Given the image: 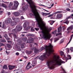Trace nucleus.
<instances>
[{"mask_svg": "<svg viewBox=\"0 0 73 73\" xmlns=\"http://www.w3.org/2000/svg\"><path fill=\"white\" fill-rule=\"evenodd\" d=\"M68 58H66V61H67V60H68L69 59V60H70L71 58H72V57H71V56H70V55H68Z\"/></svg>", "mask_w": 73, "mask_h": 73, "instance_id": "4be33fe9", "label": "nucleus"}, {"mask_svg": "<svg viewBox=\"0 0 73 73\" xmlns=\"http://www.w3.org/2000/svg\"><path fill=\"white\" fill-rule=\"evenodd\" d=\"M24 43H23L21 45V48H24V47H25V46H24Z\"/></svg>", "mask_w": 73, "mask_h": 73, "instance_id": "f704fd0d", "label": "nucleus"}, {"mask_svg": "<svg viewBox=\"0 0 73 73\" xmlns=\"http://www.w3.org/2000/svg\"><path fill=\"white\" fill-rule=\"evenodd\" d=\"M73 17V14H72V15L68 17L64 21V22L63 23H64L65 24H68L69 23V22L68 21V19H70V18H72V17Z\"/></svg>", "mask_w": 73, "mask_h": 73, "instance_id": "423d86ee", "label": "nucleus"}, {"mask_svg": "<svg viewBox=\"0 0 73 73\" xmlns=\"http://www.w3.org/2000/svg\"><path fill=\"white\" fill-rule=\"evenodd\" d=\"M26 0L27 2L30 5V6L32 12L35 16L36 20V21H42V19H41L39 14L36 12V6L35 5H34V6H32V4L33 3L32 1V0H30V1H28V0Z\"/></svg>", "mask_w": 73, "mask_h": 73, "instance_id": "f03ea898", "label": "nucleus"}, {"mask_svg": "<svg viewBox=\"0 0 73 73\" xmlns=\"http://www.w3.org/2000/svg\"><path fill=\"white\" fill-rule=\"evenodd\" d=\"M1 41L3 42H6V40H5V39H2Z\"/></svg>", "mask_w": 73, "mask_h": 73, "instance_id": "e433bc0d", "label": "nucleus"}, {"mask_svg": "<svg viewBox=\"0 0 73 73\" xmlns=\"http://www.w3.org/2000/svg\"><path fill=\"white\" fill-rule=\"evenodd\" d=\"M22 29V26L17 25L16 27L13 30V32L14 33H16L17 32H20Z\"/></svg>", "mask_w": 73, "mask_h": 73, "instance_id": "39448f33", "label": "nucleus"}, {"mask_svg": "<svg viewBox=\"0 0 73 73\" xmlns=\"http://www.w3.org/2000/svg\"><path fill=\"white\" fill-rule=\"evenodd\" d=\"M53 47V46L51 44H50L48 46H46L45 48L43 47H41L40 49L41 51L43 50L44 49H45L46 52V54L48 56L49 55H50L51 53L54 52Z\"/></svg>", "mask_w": 73, "mask_h": 73, "instance_id": "20e7f679", "label": "nucleus"}, {"mask_svg": "<svg viewBox=\"0 0 73 73\" xmlns=\"http://www.w3.org/2000/svg\"><path fill=\"white\" fill-rule=\"evenodd\" d=\"M53 15V14H51L50 15H49L48 16V17H51V16H52Z\"/></svg>", "mask_w": 73, "mask_h": 73, "instance_id": "a18cd8bd", "label": "nucleus"}, {"mask_svg": "<svg viewBox=\"0 0 73 73\" xmlns=\"http://www.w3.org/2000/svg\"><path fill=\"white\" fill-rule=\"evenodd\" d=\"M28 23H25L24 24V27L25 28H27V24Z\"/></svg>", "mask_w": 73, "mask_h": 73, "instance_id": "c85d7f7f", "label": "nucleus"}, {"mask_svg": "<svg viewBox=\"0 0 73 73\" xmlns=\"http://www.w3.org/2000/svg\"><path fill=\"white\" fill-rule=\"evenodd\" d=\"M54 21H52L51 22V23H50V25H53V24L54 23Z\"/></svg>", "mask_w": 73, "mask_h": 73, "instance_id": "603ef678", "label": "nucleus"}, {"mask_svg": "<svg viewBox=\"0 0 73 73\" xmlns=\"http://www.w3.org/2000/svg\"><path fill=\"white\" fill-rule=\"evenodd\" d=\"M32 67V66L28 65H27L26 66V68L27 69V70H28V69H30V68H31Z\"/></svg>", "mask_w": 73, "mask_h": 73, "instance_id": "b1692460", "label": "nucleus"}, {"mask_svg": "<svg viewBox=\"0 0 73 73\" xmlns=\"http://www.w3.org/2000/svg\"><path fill=\"white\" fill-rule=\"evenodd\" d=\"M67 52H69V49L67 48Z\"/></svg>", "mask_w": 73, "mask_h": 73, "instance_id": "0e129e2a", "label": "nucleus"}, {"mask_svg": "<svg viewBox=\"0 0 73 73\" xmlns=\"http://www.w3.org/2000/svg\"><path fill=\"white\" fill-rule=\"evenodd\" d=\"M3 3H6V4H9V2H7L3 1Z\"/></svg>", "mask_w": 73, "mask_h": 73, "instance_id": "e2e57ef3", "label": "nucleus"}, {"mask_svg": "<svg viewBox=\"0 0 73 73\" xmlns=\"http://www.w3.org/2000/svg\"><path fill=\"white\" fill-rule=\"evenodd\" d=\"M1 6V7H4V8H6L7 7V5L5 4L4 3H2Z\"/></svg>", "mask_w": 73, "mask_h": 73, "instance_id": "412c9836", "label": "nucleus"}, {"mask_svg": "<svg viewBox=\"0 0 73 73\" xmlns=\"http://www.w3.org/2000/svg\"><path fill=\"white\" fill-rule=\"evenodd\" d=\"M53 33V34H56V33H57V31L56 30H55Z\"/></svg>", "mask_w": 73, "mask_h": 73, "instance_id": "37998d69", "label": "nucleus"}, {"mask_svg": "<svg viewBox=\"0 0 73 73\" xmlns=\"http://www.w3.org/2000/svg\"><path fill=\"white\" fill-rule=\"evenodd\" d=\"M35 29L36 31H38L39 30V28H35Z\"/></svg>", "mask_w": 73, "mask_h": 73, "instance_id": "de8ad7c7", "label": "nucleus"}, {"mask_svg": "<svg viewBox=\"0 0 73 73\" xmlns=\"http://www.w3.org/2000/svg\"><path fill=\"white\" fill-rule=\"evenodd\" d=\"M17 7L14 5L13 7L11 8V9H13V10H16V9H17Z\"/></svg>", "mask_w": 73, "mask_h": 73, "instance_id": "393cba45", "label": "nucleus"}, {"mask_svg": "<svg viewBox=\"0 0 73 73\" xmlns=\"http://www.w3.org/2000/svg\"><path fill=\"white\" fill-rule=\"evenodd\" d=\"M12 33H9V36H11V35H12Z\"/></svg>", "mask_w": 73, "mask_h": 73, "instance_id": "052dcab7", "label": "nucleus"}, {"mask_svg": "<svg viewBox=\"0 0 73 73\" xmlns=\"http://www.w3.org/2000/svg\"><path fill=\"white\" fill-rule=\"evenodd\" d=\"M12 19L13 20H14V21L16 22V23H19V22L20 21V20L18 18H16L13 17H12Z\"/></svg>", "mask_w": 73, "mask_h": 73, "instance_id": "6e6552de", "label": "nucleus"}, {"mask_svg": "<svg viewBox=\"0 0 73 73\" xmlns=\"http://www.w3.org/2000/svg\"><path fill=\"white\" fill-rule=\"evenodd\" d=\"M7 14H8V16H9V15H11V13H10V12H9L7 13Z\"/></svg>", "mask_w": 73, "mask_h": 73, "instance_id": "4d7b16f0", "label": "nucleus"}, {"mask_svg": "<svg viewBox=\"0 0 73 73\" xmlns=\"http://www.w3.org/2000/svg\"><path fill=\"white\" fill-rule=\"evenodd\" d=\"M2 46H5V44L3 43H0V47H1Z\"/></svg>", "mask_w": 73, "mask_h": 73, "instance_id": "c9c22d12", "label": "nucleus"}, {"mask_svg": "<svg viewBox=\"0 0 73 73\" xmlns=\"http://www.w3.org/2000/svg\"><path fill=\"white\" fill-rule=\"evenodd\" d=\"M23 57H24V58H25V59H27L28 58V57H27L26 56H24Z\"/></svg>", "mask_w": 73, "mask_h": 73, "instance_id": "bf43d9fd", "label": "nucleus"}, {"mask_svg": "<svg viewBox=\"0 0 73 73\" xmlns=\"http://www.w3.org/2000/svg\"><path fill=\"white\" fill-rule=\"evenodd\" d=\"M6 54H7L8 55L9 54V52H7V51H6Z\"/></svg>", "mask_w": 73, "mask_h": 73, "instance_id": "5fc2aeb1", "label": "nucleus"}, {"mask_svg": "<svg viewBox=\"0 0 73 73\" xmlns=\"http://www.w3.org/2000/svg\"><path fill=\"white\" fill-rule=\"evenodd\" d=\"M72 29H73V25H72L68 28L67 30L68 31H69V30H72Z\"/></svg>", "mask_w": 73, "mask_h": 73, "instance_id": "a211bd4d", "label": "nucleus"}, {"mask_svg": "<svg viewBox=\"0 0 73 73\" xmlns=\"http://www.w3.org/2000/svg\"><path fill=\"white\" fill-rule=\"evenodd\" d=\"M33 15L32 14V13H30V16H31V17H32V16H33Z\"/></svg>", "mask_w": 73, "mask_h": 73, "instance_id": "13d9d810", "label": "nucleus"}, {"mask_svg": "<svg viewBox=\"0 0 73 73\" xmlns=\"http://www.w3.org/2000/svg\"><path fill=\"white\" fill-rule=\"evenodd\" d=\"M66 10L68 11H70V9H69V8H67Z\"/></svg>", "mask_w": 73, "mask_h": 73, "instance_id": "09e8293b", "label": "nucleus"}, {"mask_svg": "<svg viewBox=\"0 0 73 73\" xmlns=\"http://www.w3.org/2000/svg\"><path fill=\"white\" fill-rule=\"evenodd\" d=\"M60 54L61 56H63V55H64V52H63L62 51H61L60 52Z\"/></svg>", "mask_w": 73, "mask_h": 73, "instance_id": "cd10ccee", "label": "nucleus"}, {"mask_svg": "<svg viewBox=\"0 0 73 73\" xmlns=\"http://www.w3.org/2000/svg\"><path fill=\"white\" fill-rule=\"evenodd\" d=\"M59 38H54V42H56V41H58V40H59Z\"/></svg>", "mask_w": 73, "mask_h": 73, "instance_id": "2f4dec72", "label": "nucleus"}, {"mask_svg": "<svg viewBox=\"0 0 73 73\" xmlns=\"http://www.w3.org/2000/svg\"><path fill=\"white\" fill-rule=\"evenodd\" d=\"M50 55H48V56L46 54H44L42 55H41L39 58V59L40 60H43L44 58H46L47 57H49Z\"/></svg>", "mask_w": 73, "mask_h": 73, "instance_id": "0eeeda50", "label": "nucleus"}, {"mask_svg": "<svg viewBox=\"0 0 73 73\" xmlns=\"http://www.w3.org/2000/svg\"><path fill=\"white\" fill-rule=\"evenodd\" d=\"M67 6H68V8H70V5H69V4H68V5H67Z\"/></svg>", "mask_w": 73, "mask_h": 73, "instance_id": "774afa93", "label": "nucleus"}, {"mask_svg": "<svg viewBox=\"0 0 73 73\" xmlns=\"http://www.w3.org/2000/svg\"><path fill=\"white\" fill-rule=\"evenodd\" d=\"M33 45H36V46H37V44L36 43H33Z\"/></svg>", "mask_w": 73, "mask_h": 73, "instance_id": "6e6d98bb", "label": "nucleus"}, {"mask_svg": "<svg viewBox=\"0 0 73 73\" xmlns=\"http://www.w3.org/2000/svg\"><path fill=\"white\" fill-rule=\"evenodd\" d=\"M42 15H43V16H46V13H42Z\"/></svg>", "mask_w": 73, "mask_h": 73, "instance_id": "c03bdc74", "label": "nucleus"}, {"mask_svg": "<svg viewBox=\"0 0 73 73\" xmlns=\"http://www.w3.org/2000/svg\"><path fill=\"white\" fill-rule=\"evenodd\" d=\"M7 42L8 43H10V44H12V41L10 40H8L7 41Z\"/></svg>", "mask_w": 73, "mask_h": 73, "instance_id": "a19ab883", "label": "nucleus"}, {"mask_svg": "<svg viewBox=\"0 0 73 73\" xmlns=\"http://www.w3.org/2000/svg\"><path fill=\"white\" fill-rule=\"evenodd\" d=\"M12 21V19H11L9 18L8 19V20H7V22L8 23H10Z\"/></svg>", "mask_w": 73, "mask_h": 73, "instance_id": "a878e982", "label": "nucleus"}, {"mask_svg": "<svg viewBox=\"0 0 73 73\" xmlns=\"http://www.w3.org/2000/svg\"><path fill=\"white\" fill-rule=\"evenodd\" d=\"M62 17V15L61 14H58L56 15V17L58 19H61Z\"/></svg>", "mask_w": 73, "mask_h": 73, "instance_id": "f8f14e48", "label": "nucleus"}, {"mask_svg": "<svg viewBox=\"0 0 73 73\" xmlns=\"http://www.w3.org/2000/svg\"><path fill=\"white\" fill-rule=\"evenodd\" d=\"M13 14L16 16H18L20 15V13L18 12H14L13 13Z\"/></svg>", "mask_w": 73, "mask_h": 73, "instance_id": "2eb2a0df", "label": "nucleus"}, {"mask_svg": "<svg viewBox=\"0 0 73 73\" xmlns=\"http://www.w3.org/2000/svg\"><path fill=\"white\" fill-rule=\"evenodd\" d=\"M26 53L27 54H31L32 52V51L30 50L29 51L26 50Z\"/></svg>", "mask_w": 73, "mask_h": 73, "instance_id": "f3484780", "label": "nucleus"}, {"mask_svg": "<svg viewBox=\"0 0 73 73\" xmlns=\"http://www.w3.org/2000/svg\"><path fill=\"white\" fill-rule=\"evenodd\" d=\"M13 3H12V2H10L9 7L10 8H11V7L13 6Z\"/></svg>", "mask_w": 73, "mask_h": 73, "instance_id": "5701e85b", "label": "nucleus"}, {"mask_svg": "<svg viewBox=\"0 0 73 73\" xmlns=\"http://www.w3.org/2000/svg\"><path fill=\"white\" fill-rule=\"evenodd\" d=\"M19 52H17L15 54L17 56H19Z\"/></svg>", "mask_w": 73, "mask_h": 73, "instance_id": "49530a36", "label": "nucleus"}, {"mask_svg": "<svg viewBox=\"0 0 73 73\" xmlns=\"http://www.w3.org/2000/svg\"><path fill=\"white\" fill-rule=\"evenodd\" d=\"M58 33H59V32H60L61 30H62V27H60L58 29Z\"/></svg>", "mask_w": 73, "mask_h": 73, "instance_id": "6ab92c4d", "label": "nucleus"}, {"mask_svg": "<svg viewBox=\"0 0 73 73\" xmlns=\"http://www.w3.org/2000/svg\"><path fill=\"white\" fill-rule=\"evenodd\" d=\"M21 19L22 20L23 19H24V17H23V16H21Z\"/></svg>", "mask_w": 73, "mask_h": 73, "instance_id": "680f3d73", "label": "nucleus"}, {"mask_svg": "<svg viewBox=\"0 0 73 73\" xmlns=\"http://www.w3.org/2000/svg\"><path fill=\"white\" fill-rule=\"evenodd\" d=\"M9 70H11L15 68V66H9Z\"/></svg>", "mask_w": 73, "mask_h": 73, "instance_id": "dca6fc26", "label": "nucleus"}, {"mask_svg": "<svg viewBox=\"0 0 73 73\" xmlns=\"http://www.w3.org/2000/svg\"><path fill=\"white\" fill-rule=\"evenodd\" d=\"M58 57H56V56H53L49 59L47 62V65L49 69H54V67L56 65H61V63H64L63 61L58 60Z\"/></svg>", "mask_w": 73, "mask_h": 73, "instance_id": "f257e3e1", "label": "nucleus"}, {"mask_svg": "<svg viewBox=\"0 0 73 73\" xmlns=\"http://www.w3.org/2000/svg\"><path fill=\"white\" fill-rule=\"evenodd\" d=\"M13 36L15 38H17V36H16V35L15 34H13Z\"/></svg>", "mask_w": 73, "mask_h": 73, "instance_id": "58836bf2", "label": "nucleus"}, {"mask_svg": "<svg viewBox=\"0 0 73 73\" xmlns=\"http://www.w3.org/2000/svg\"><path fill=\"white\" fill-rule=\"evenodd\" d=\"M52 29L51 28L48 29V27L45 26L44 27L45 32L43 31L41 32V33L43 34V37L45 40H47V39H50V38L52 37L51 34L49 33V32H50Z\"/></svg>", "mask_w": 73, "mask_h": 73, "instance_id": "7ed1b4c3", "label": "nucleus"}, {"mask_svg": "<svg viewBox=\"0 0 73 73\" xmlns=\"http://www.w3.org/2000/svg\"><path fill=\"white\" fill-rule=\"evenodd\" d=\"M7 47L8 48H11V45L9 44H7Z\"/></svg>", "mask_w": 73, "mask_h": 73, "instance_id": "7c9ffc66", "label": "nucleus"}, {"mask_svg": "<svg viewBox=\"0 0 73 73\" xmlns=\"http://www.w3.org/2000/svg\"><path fill=\"white\" fill-rule=\"evenodd\" d=\"M29 36H30L31 37H35V35L31 34H28Z\"/></svg>", "mask_w": 73, "mask_h": 73, "instance_id": "bb28decb", "label": "nucleus"}, {"mask_svg": "<svg viewBox=\"0 0 73 73\" xmlns=\"http://www.w3.org/2000/svg\"><path fill=\"white\" fill-rule=\"evenodd\" d=\"M3 69H8V67L6 65H5L3 66Z\"/></svg>", "mask_w": 73, "mask_h": 73, "instance_id": "72a5a7b5", "label": "nucleus"}, {"mask_svg": "<svg viewBox=\"0 0 73 73\" xmlns=\"http://www.w3.org/2000/svg\"><path fill=\"white\" fill-rule=\"evenodd\" d=\"M4 73V70H2V71L1 72V73Z\"/></svg>", "mask_w": 73, "mask_h": 73, "instance_id": "69168bd1", "label": "nucleus"}, {"mask_svg": "<svg viewBox=\"0 0 73 73\" xmlns=\"http://www.w3.org/2000/svg\"><path fill=\"white\" fill-rule=\"evenodd\" d=\"M31 31L32 32H33V31H35V30L34 29H33V27H32L31 28Z\"/></svg>", "mask_w": 73, "mask_h": 73, "instance_id": "4c0bfd02", "label": "nucleus"}, {"mask_svg": "<svg viewBox=\"0 0 73 73\" xmlns=\"http://www.w3.org/2000/svg\"><path fill=\"white\" fill-rule=\"evenodd\" d=\"M16 24H17L16 22H15V21H12L11 22V26L12 27H14V26L16 25Z\"/></svg>", "mask_w": 73, "mask_h": 73, "instance_id": "ddd939ff", "label": "nucleus"}, {"mask_svg": "<svg viewBox=\"0 0 73 73\" xmlns=\"http://www.w3.org/2000/svg\"><path fill=\"white\" fill-rule=\"evenodd\" d=\"M23 40L24 41H27V37H25L23 38Z\"/></svg>", "mask_w": 73, "mask_h": 73, "instance_id": "c756f323", "label": "nucleus"}, {"mask_svg": "<svg viewBox=\"0 0 73 73\" xmlns=\"http://www.w3.org/2000/svg\"><path fill=\"white\" fill-rule=\"evenodd\" d=\"M6 39H7V40H11V38H8V36L6 37Z\"/></svg>", "mask_w": 73, "mask_h": 73, "instance_id": "ea45409f", "label": "nucleus"}, {"mask_svg": "<svg viewBox=\"0 0 73 73\" xmlns=\"http://www.w3.org/2000/svg\"><path fill=\"white\" fill-rule=\"evenodd\" d=\"M32 64L33 65H35V62H32Z\"/></svg>", "mask_w": 73, "mask_h": 73, "instance_id": "338daca9", "label": "nucleus"}, {"mask_svg": "<svg viewBox=\"0 0 73 73\" xmlns=\"http://www.w3.org/2000/svg\"><path fill=\"white\" fill-rule=\"evenodd\" d=\"M70 50H71V51H73V47H71L70 48Z\"/></svg>", "mask_w": 73, "mask_h": 73, "instance_id": "8fccbe9b", "label": "nucleus"}, {"mask_svg": "<svg viewBox=\"0 0 73 73\" xmlns=\"http://www.w3.org/2000/svg\"><path fill=\"white\" fill-rule=\"evenodd\" d=\"M29 39L27 40V43H31L33 41V38L32 37H30Z\"/></svg>", "mask_w": 73, "mask_h": 73, "instance_id": "1a4fd4ad", "label": "nucleus"}, {"mask_svg": "<svg viewBox=\"0 0 73 73\" xmlns=\"http://www.w3.org/2000/svg\"><path fill=\"white\" fill-rule=\"evenodd\" d=\"M31 50H33L34 49L35 53H37L39 51L35 47H33V48H31Z\"/></svg>", "mask_w": 73, "mask_h": 73, "instance_id": "9d476101", "label": "nucleus"}, {"mask_svg": "<svg viewBox=\"0 0 73 73\" xmlns=\"http://www.w3.org/2000/svg\"><path fill=\"white\" fill-rule=\"evenodd\" d=\"M5 35H3V36L4 37H5V38H6V37H7V35L6 34H5Z\"/></svg>", "mask_w": 73, "mask_h": 73, "instance_id": "79ce46f5", "label": "nucleus"}, {"mask_svg": "<svg viewBox=\"0 0 73 73\" xmlns=\"http://www.w3.org/2000/svg\"><path fill=\"white\" fill-rule=\"evenodd\" d=\"M14 6H15L16 7H18V5H19V2H18V1H15L14 2Z\"/></svg>", "mask_w": 73, "mask_h": 73, "instance_id": "4468645a", "label": "nucleus"}, {"mask_svg": "<svg viewBox=\"0 0 73 73\" xmlns=\"http://www.w3.org/2000/svg\"><path fill=\"white\" fill-rule=\"evenodd\" d=\"M62 11H58L57 12H56L55 13V14H57V13H62Z\"/></svg>", "mask_w": 73, "mask_h": 73, "instance_id": "473e14b6", "label": "nucleus"}, {"mask_svg": "<svg viewBox=\"0 0 73 73\" xmlns=\"http://www.w3.org/2000/svg\"><path fill=\"white\" fill-rule=\"evenodd\" d=\"M15 48L17 50L20 51L21 50L20 47L17 45H16Z\"/></svg>", "mask_w": 73, "mask_h": 73, "instance_id": "9b49d317", "label": "nucleus"}, {"mask_svg": "<svg viewBox=\"0 0 73 73\" xmlns=\"http://www.w3.org/2000/svg\"><path fill=\"white\" fill-rule=\"evenodd\" d=\"M50 12L48 13H46V16L47 15H50Z\"/></svg>", "mask_w": 73, "mask_h": 73, "instance_id": "3c124183", "label": "nucleus"}, {"mask_svg": "<svg viewBox=\"0 0 73 73\" xmlns=\"http://www.w3.org/2000/svg\"><path fill=\"white\" fill-rule=\"evenodd\" d=\"M23 11H24L27 10V8H28V6H25L23 7Z\"/></svg>", "mask_w": 73, "mask_h": 73, "instance_id": "aec40b11", "label": "nucleus"}, {"mask_svg": "<svg viewBox=\"0 0 73 73\" xmlns=\"http://www.w3.org/2000/svg\"><path fill=\"white\" fill-rule=\"evenodd\" d=\"M64 42V40H61L60 41V44H61V43H62V42Z\"/></svg>", "mask_w": 73, "mask_h": 73, "instance_id": "864d4df0", "label": "nucleus"}]
</instances>
